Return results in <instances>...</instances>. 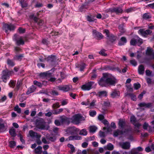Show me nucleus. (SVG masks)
<instances>
[{"label":"nucleus","mask_w":154,"mask_h":154,"mask_svg":"<svg viewBox=\"0 0 154 154\" xmlns=\"http://www.w3.org/2000/svg\"><path fill=\"white\" fill-rule=\"evenodd\" d=\"M43 6V2L42 0H39L37 2L34 7L35 8H39Z\"/></svg>","instance_id":"obj_24"},{"label":"nucleus","mask_w":154,"mask_h":154,"mask_svg":"<svg viewBox=\"0 0 154 154\" xmlns=\"http://www.w3.org/2000/svg\"><path fill=\"white\" fill-rule=\"evenodd\" d=\"M68 139L69 140H79L82 139L81 137L78 136H70L68 137Z\"/></svg>","instance_id":"obj_21"},{"label":"nucleus","mask_w":154,"mask_h":154,"mask_svg":"<svg viewBox=\"0 0 154 154\" xmlns=\"http://www.w3.org/2000/svg\"><path fill=\"white\" fill-rule=\"evenodd\" d=\"M144 68L142 64L140 65L138 68V73L140 75H143L144 72Z\"/></svg>","instance_id":"obj_22"},{"label":"nucleus","mask_w":154,"mask_h":154,"mask_svg":"<svg viewBox=\"0 0 154 154\" xmlns=\"http://www.w3.org/2000/svg\"><path fill=\"white\" fill-rule=\"evenodd\" d=\"M16 44L17 45H23L24 43V42L21 38L18 40H16Z\"/></svg>","instance_id":"obj_40"},{"label":"nucleus","mask_w":154,"mask_h":154,"mask_svg":"<svg viewBox=\"0 0 154 154\" xmlns=\"http://www.w3.org/2000/svg\"><path fill=\"white\" fill-rule=\"evenodd\" d=\"M119 29L121 33H123L125 32V30L124 28V24H120L119 26Z\"/></svg>","instance_id":"obj_37"},{"label":"nucleus","mask_w":154,"mask_h":154,"mask_svg":"<svg viewBox=\"0 0 154 154\" xmlns=\"http://www.w3.org/2000/svg\"><path fill=\"white\" fill-rule=\"evenodd\" d=\"M111 127L109 126V125H106V126L103 128V130H107V132H109L112 131V130L111 129Z\"/></svg>","instance_id":"obj_44"},{"label":"nucleus","mask_w":154,"mask_h":154,"mask_svg":"<svg viewBox=\"0 0 154 154\" xmlns=\"http://www.w3.org/2000/svg\"><path fill=\"white\" fill-rule=\"evenodd\" d=\"M86 19L89 22H92L94 21L95 19L94 18H92L91 16L88 15L86 17Z\"/></svg>","instance_id":"obj_45"},{"label":"nucleus","mask_w":154,"mask_h":154,"mask_svg":"<svg viewBox=\"0 0 154 154\" xmlns=\"http://www.w3.org/2000/svg\"><path fill=\"white\" fill-rule=\"evenodd\" d=\"M127 42V40L125 37H122L120 41L118 42V45L119 46H122L125 45Z\"/></svg>","instance_id":"obj_17"},{"label":"nucleus","mask_w":154,"mask_h":154,"mask_svg":"<svg viewBox=\"0 0 154 154\" xmlns=\"http://www.w3.org/2000/svg\"><path fill=\"white\" fill-rule=\"evenodd\" d=\"M105 50L104 49H102L99 51V53L102 56L106 57L107 56V54L105 53Z\"/></svg>","instance_id":"obj_56"},{"label":"nucleus","mask_w":154,"mask_h":154,"mask_svg":"<svg viewBox=\"0 0 154 154\" xmlns=\"http://www.w3.org/2000/svg\"><path fill=\"white\" fill-rule=\"evenodd\" d=\"M117 83V80L115 77H109V74L103 73V76L98 81V83L102 87L105 86L106 84L115 86Z\"/></svg>","instance_id":"obj_1"},{"label":"nucleus","mask_w":154,"mask_h":154,"mask_svg":"<svg viewBox=\"0 0 154 154\" xmlns=\"http://www.w3.org/2000/svg\"><path fill=\"white\" fill-rule=\"evenodd\" d=\"M125 121L123 120H119L118 123L119 128L120 129H123L125 126Z\"/></svg>","instance_id":"obj_20"},{"label":"nucleus","mask_w":154,"mask_h":154,"mask_svg":"<svg viewBox=\"0 0 154 154\" xmlns=\"http://www.w3.org/2000/svg\"><path fill=\"white\" fill-rule=\"evenodd\" d=\"M130 121L133 124V123H136L137 122L136 118L134 116H131L130 118Z\"/></svg>","instance_id":"obj_53"},{"label":"nucleus","mask_w":154,"mask_h":154,"mask_svg":"<svg viewBox=\"0 0 154 154\" xmlns=\"http://www.w3.org/2000/svg\"><path fill=\"white\" fill-rule=\"evenodd\" d=\"M142 17L144 20H147L151 18V16L149 13H145L143 15Z\"/></svg>","instance_id":"obj_30"},{"label":"nucleus","mask_w":154,"mask_h":154,"mask_svg":"<svg viewBox=\"0 0 154 154\" xmlns=\"http://www.w3.org/2000/svg\"><path fill=\"white\" fill-rule=\"evenodd\" d=\"M146 93V91H143L140 94L138 97V98H139L140 100H141L143 97V95L145 94Z\"/></svg>","instance_id":"obj_62"},{"label":"nucleus","mask_w":154,"mask_h":154,"mask_svg":"<svg viewBox=\"0 0 154 154\" xmlns=\"http://www.w3.org/2000/svg\"><path fill=\"white\" fill-rule=\"evenodd\" d=\"M16 28V26L10 23L9 24L7 23H4L2 27V29L5 31L6 33H8V31H14Z\"/></svg>","instance_id":"obj_2"},{"label":"nucleus","mask_w":154,"mask_h":154,"mask_svg":"<svg viewBox=\"0 0 154 154\" xmlns=\"http://www.w3.org/2000/svg\"><path fill=\"white\" fill-rule=\"evenodd\" d=\"M139 34L142 35L146 36L150 34L152 32V31L149 29L145 30L144 29H140L138 32Z\"/></svg>","instance_id":"obj_10"},{"label":"nucleus","mask_w":154,"mask_h":154,"mask_svg":"<svg viewBox=\"0 0 154 154\" xmlns=\"http://www.w3.org/2000/svg\"><path fill=\"white\" fill-rule=\"evenodd\" d=\"M92 34L94 38L98 40L103 39L104 37L101 33L97 31L95 29L93 30Z\"/></svg>","instance_id":"obj_9"},{"label":"nucleus","mask_w":154,"mask_h":154,"mask_svg":"<svg viewBox=\"0 0 154 154\" xmlns=\"http://www.w3.org/2000/svg\"><path fill=\"white\" fill-rule=\"evenodd\" d=\"M60 106L59 105V102H57L53 104L52 107L53 108H58L60 107Z\"/></svg>","instance_id":"obj_63"},{"label":"nucleus","mask_w":154,"mask_h":154,"mask_svg":"<svg viewBox=\"0 0 154 154\" xmlns=\"http://www.w3.org/2000/svg\"><path fill=\"white\" fill-rule=\"evenodd\" d=\"M119 145L122 149H129L131 146L130 143L128 142L120 143Z\"/></svg>","instance_id":"obj_11"},{"label":"nucleus","mask_w":154,"mask_h":154,"mask_svg":"<svg viewBox=\"0 0 154 154\" xmlns=\"http://www.w3.org/2000/svg\"><path fill=\"white\" fill-rule=\"evenodd\" d=\"M29 18L30 19L33 20L34 22L35 23H37L39 18L35 16L34 14H32L29 15Z\"/></svg>","instance_id":"obj_31"},{"label":"nucleus","mask_w":154,"mask_h":154,"mask_svg":"<svg viewBox=\"0 0 154 154\" xmlns=\"http://www.w3.org/2000/svg\"><path fill=\"white\" fill-rule=\"evenodd\" d=\"M48 72L49 71L41 72L39 73V76L40 78H45L48 77H50L51 76V73H48Z\"/></svg>","instance_id":"obj_16"},{"label":"nucleus","mask_w":154,"mask_h":154,"mask_svg":"<svg viewBox=\"0 0 154 154\" xmlns=\"http://www.w3.org/2000/svg\"><path fill=\"white\" fill-rule=\"evenodd\" d=\"M14 110L17 111L18 113H20L21 112V109L19 107L18 105H16L14 108Z\"/></svg>","instance_id":"obj_50"},{"label":"nucleus","mask_w":154,"mask_h":154,"mask_svg":"<svg viewBox=\"0 0 154 154\" xmlns=\"http://www.w3.org/2000/svg\"><path fill=\"white\" fill-rule=\"evenodd\" d=\"M7 63L9 66L11 67H13L15 65V63L13 60L9 58L7 60Z\"/></svg>","instance_id":"obj_28"},{"label":"nucleus","mask_w":154,"mask_h":154,"mask_svg":"<svg viewBox=\"0 0 154 154\" xmlns=\"http://www.w3.org/2000/svg\"><path fill=\"white\" fill-rule=\"evenodd\" d=\"M88 2H85L82 4L79 8L80 11L81 12H85L86 11L85 9H88Z\"/></svg>","instance_id":"obj_12"},{"label":"nucleus","mask_w":154,"mask_h":154,"mask_svg":"<svg viewBox=\"0 0 154 154\" xmlns=\"http://www.w3.org/2000/svg\"><path fill=\"white\" fill-rule=\"evenodd\" d=\"M37 23L38 27L40 28L42 26L44 23V21L42 20H40Z\"/></svg>","instance_id":"obj_57"},{"label":"nucleus","mask_w":154,"mask_h":154,"mask_svg":"<svg viewBox=\"0 0 154 154\" xmlns=\"http://www.w3.org/2000/svg\"><path fill=\"white\" fill-rule=\"evenodd\" d=\"M29 134L30 136L32 137H35V134H37V133L31 130L29 131Z\"/></svg>","instance_id":"obj_54"},{"label":"nucleus","mask_w":154,"mask_h":154,"mask_svg":"<svg viewBox=\"0 0 154 154\" xmlns=\"http://www.w3.org/2000/svg\"><path fill=\"white\" fill-rule=\"evenodd\" d=\"M84 120V117L79 114H77L73 116L71 119V122L75 125L79 124L81 121Z\"/></svg>","instance_id":"obj_3"},{"label":"nucleus","mask_w":154,"mask_h":154,"mask_svg":"<svg viewBox=\"0 0 154 154\" xmlns=\"http://www.w3.org/2000/svg\"><path fill=\"white\" fill-rule=\"evenodd\" d=\"M103 32L106 34L108 39L111 42L113 43L116 40L117 37L112 34H110L109 31L108 29H105Z\"/></svg>","instance_id":"obj_5"},{"label":"nucleus","mask_w":154,"mask_h":154,"mask_svg":"<svg viewBox=\"0 0 154 154\" xmlns=\"http://www.w3.org/2000/svg\"><path fill=\"white\" fill-rule=\"evenodd\" d=\"M42 43L45 45H48L50 44V42L48 41L47 39H43L42 40Z\"/></svg>","instance_id":"obj_48"},{"label":"nucleus","mask_w":154,"mask_h":154,"mask_svg":"<svg viewBox=\"0 0 154 154\" xmlns=\"http://www.w3.org/2000/svg\"><path fill=\"white\" fill-rule=\"evenodd\" d=\"M152 52L153 50L152 48L148 47L146 51V54L147 55H150L152 54Z\"/></svg>","instance_id":"obj_41"},{"label":"nucleus","mask_w":154,"mask_h":154,"mask_svg":"<svg viewBox=\"0 0 154 154\" xmlns=\"http://www.w3.org/2000/svg\"><path fill=\"white\" fill-rule=\"evenodd\" d=\"M9 146L11 148H14L16 145V142L14 141H11L9 142Z\"/></svg>","instance_id":"obj_43"},{"label":"nucleus","mask_w":154,"mask_h":154,"mask_svg":"<svg viewBox=\"0 0 154 154\" xmlns=\"http://www.w3.org/2000/svg\"><path fill=\"white\" fill-rule=\"evenodd\" d=\"M130 63L133 66H135L137 65V62L134 60H130Z\"/></svg>","instance_id":"obj_64"},{"label":"nucleus","mask_w":154,"mask_h":154,"mask_svg":"<svg viewBox=\"0 0 154 154\" xmlns=\"http://www.w3.org/2000/svg\"><path fill=\"white\" fill-rule=\"evenodd\" d=\"M33 84L34 85H36L39 88H41L42 86V83L36 80H35L33 82Z\"/></svg>","instance_id":"obj_46"},{"label":"nucleus","mask_w":154,"mask_h":154,"mask_svg":"<svg viewBox=\"0 0 154 154\" xmlns=\"http://www.w3.org/2000/svg\"><path fill=\"white\" fill-rule=\"evenodd\" d=\"M67 146L70 149L71 151V153H72L74 152L75 148L74 146L72 144H68L67 145Z\"/></svg>","instance_id":"obj_52"},{"label":"nucleus","mask_w":154,"mask_h":154,"mask_svg":"<svg viewBox=\"0 0 154 154\" xmlns=\"http://www.w3.org/2000/svg\"><path fill=\"white\" fill-rule=\"evenodd\" d=\"M86 64L84 63H82L80 64H78L76 66V68H79L81 71H83L85 68Z\"/></svg>","instance_id":"obj_23"},{"label":"nucleus","mask_w":154,"mask_h":154,"mask_svg":"<svg viewBox=\"0 0 154 154\" xmlns=\"http://www.w3.org/2000/svg\"><path fill=\"white\" fill-rule=\"evenodd\" d=\"M137 44L136 37L135 38H132L130 41V45H131L135 46Z\"/></svg>","instance_id":"obj_34"},{"label":"nucleus","mask_w":154,"mask_h":154,"mask_svg":"<svg viewBox=\"0 0 154 154\" xmlns=\"http://www.w3.org/2000/svg\"><path fill=\"white\" fill-rule=\"evenodd\" d=\"M94 83V82L90 81L84 85H82L81 87L82 90L84 91H89L92 88V86Z\"/></svg>","instance_id":"obj_7"},{"label":"nucleus","mask_w":154,"mask_h":154,"mask_svg":"<svg viewBox=\"0 0 154 154\" xmlns=\"http://www.w3.org/2000/svg\"><path fill=\"white\" fill-rule=\"evenodd\" d=\"M79 129L75 127H74L71 128L70 133L72 135L75 134H76L77 132L79 131Z\"/></svg>","instance_id":"obj_32"},{"label":"nucleus","mask_w":154,"mask_h":154,"mask_svg":"<svg viewBox=\"0 0 154 154\" xmlns=\"http://www.w3.org/2000/svg\"><path fill=\"white\" fill-rule=\"evenodd\" d=\"M96 112L95 110H90L89 111V114L91 117H94L96 115Z\"/></svg>","instance_id":"obj_51"},{"label":"nucleus","mask_w":154,"mask_h":154,"mask_svg":"<svg viewBox=\"0 0 154 154\" xmlns=\"http://www.w3.org/2000/svg\"><path fill=\"white\" fill-rule=\"evenodd\" d=\"M16 81L11 80L8 84L9 86L12 88H14L15 86Z\"/></svg>","instance_id":"obj_35"},{"label":"nucleus","mask_w":154,"mask_h":154,"mask_svg":"<svg viewBox=\"0 0 154 154\" xmlns=\"http://www.w3.org/2000/svg\"><path fill=\"white\" fill-rule=\"evenodd\" d=\"M107 92L106 91H102L97 93V95L100 97H105L107 96Z\"/></svg>","instance_id":"obj_26"},{"label":"nucleus","mask_w":154,"mask_h":154,"mask_svg":"<svg viewBox=\"0 0 154 154\" xmlns=\"http://www.w3.org/2000/svg\"><path fill=\"white\" fill-rule=\"evenodd\" d=\"M151 123L153 125V127L149 126V132H151L154 130V120L151 122Z\"/></svg>","instance_id":"obj_55"},{"label":"nucleus","mask_w":154,"mask_h":154,"mask_svg":"<svg viewBox=\"0 0 154 154\" xmlns=\"http://www.w3.org/2000/svg\"><path fill=\"white\" fill-rule=\"evenodd\" d=\"M19 32L20 33H24L25 32V29H23L21 27H19L18 29Z\"/></svg>","instance_id":"obj_59"},{"label":"nucleus","mask_w":154,"mask_h":154,"mask_svg":"<svg viewBox=\"0 0 154 154\" xmlns=\"http://www.w3.org/2000/svg\"><path fill=\"white\" fill-rule=\"evenodd\" d=\"M9 132L10 135L13 137H15L16 135L15 130L14 129H10Z\"/></svg>","instance_id":"obj_36"},{"label":"nucleus","mask_w":154,"mask_h":154,"mask_svg":"<svg viewBox=\"0 0 154 154\" xmlns=\"http://www.w3.org/2000/svg\"><path fill=\"white\" fill-rule=\"evenodd\" d=\"M24 57V54H21L19 55H15L13 58L14 60L19 61H21L23 57Z\"/></svg>","instance_id":"obj_27"},{"label":"nucleus","mask_w":154,"mask_h":154,"mask_svg":"<svg viewBox=\"0 0 154 154\" xmlns=\"http://www.w3.org/2000/svg\"><path fill=\"white\" fill-rule=\"evenodd\" d=\"M35 123L37 127L39 129H44L45 128V122L44 119L41 118H38L35 120Z\"/></svg>","instance_id":"obj_4"},{"label":"nucleus","mask_w":154,"mask_h":154,"mask_svg":"<svg viewBox=\"0 0 154 154\" xmlns=\"http://www.w3.org/2000/svg\"><path fill=\"white\" fill-rule=\"evenodd\" d=\"M128 95L131 97V99L133 101H136V97L135 95L133 94L129 93Z\"/></svg>","instance_id":"obj_47"},{"label":"nucleus","mask_w":154,"mask_h":154,"mask_svg":"<svg viewBox=\"0 0 154 154\" xmlns=\"http://www.w3.org/2000/svg\"><path fill=\"white\" fill-rule=\"evenodd\" d=\"M46 138L47 140H48L51 142H54L57 140V137L56 136H51V135H46Z\"/></svg>","instance_id":"obj_18"},{"label":"nucleus","mask_w":154,"mask_h":154,"mask_svg":"<svg viewBox=\"0 0 154 154\" xmlns=\"http://www.w3.org/2000/svg\"><path fill=\"white\" fill-rule=\"evenodd\" d=\"M57 87V89L59 90L63 91L65 92L68 91L70 89L69 87L66 85L64 86L61 85Z\"/></svg>","instance_id":"obj_19"},{"label":"nucleus","mask_w":154,"mask_h":154,"mask_svg":"<svg viewBox=\"0 0 154 154\" xmlns=\"http://www.w3.org/2000/svg\"><path fill=\"white\" fill-rule=\"evenodd\" d=\"M106 149L109 150H112L114 149V146L113 144L110 143H109L106 145Z\"/></svg>","instance_id":"obj_39"},{"label":"nucleus","mask_w":154,"mask_h":154,"mask_svg":"<svg viewBox=\"0 0 154 154\" xmlns=\"http://www.w3.org/2000/svg\"><path fill=\"white\" fill-rule=\"evenodd\" d=\"M110 95L112 98H114L119 95V91L115 90L112 91Z\"/></svg>","instance_id":"obj_25"},{"label":"nucleus","mask_w":154,"mask_h":154,"mask_svg":"<svg viewBox=\"0 0 154 154\" xmlns=\"http://www.w3.org/2000/svg\"><path fill=\"white\" fill-rule=\"evenodd\" d=\"M79 134L83 136H85L87 134V132L85 129H83L81 130L79 132Z\"/></svg>","instance_id":"obj_42"},{"label":"nucleus","mask_w":154,"mask_h":154,"mask_svg":"<svg viewBox=\"0 0 154 154\" xmlns=\"http://www.w3.org/2000/svg\"><path fill=\"white\" fill-rule=\"evenodd\" d=\"M56 60V56L53 55L49 56L46 58V60L48 62L52 63L55 62Z\"/></svg>","instance_id":"obj_13"},{"label":"nucleus","mask_w":154,"mask_h":154,"mask_svg":"<svg viewBox=\"0 0 154 154\" xmlns=\"http://www.w3.org/2000/svg\"><path fill=\"white\" fill-rule=\"evenodd\" d=\"M109 12L111 13H115L116 14H122L123 12V10L120 7L110 8L109 9Z\"/></svg>","instance_id":"obj_8"},{"label":"nucleus","mask_w":154,"mask_h":154,"mask_svg":"<svg viewBox=\"0 0 154 154\" xmlns=\"http://www.w3.org/2000/svg\"><path fill=\"white\" fill-rule=\"evenodd\" d=\"M2 75L1 76V78L4 82L6 83L7 80L10 78L11 72L8 70H4L2 71Z\"/></svg>","instance_id":"obj_6"},{"label":"nucleus","mask_w":154,"mask_h":154,"mask_svg":"<svg viewBox=\"0 0 154 154\" xmlns=\"http://www.w3.org/2000/svg\"><path fill=\"white\" fill-rule=\"evenodd\" d=\"M63 110L62 108H60L59 109L54 110L52 111V112L53 114L55 115H57L60 114Z\"/></svg>","instance_id":"obj_33"},{"label":"nucleus","mask_w":154,"mask_h":154,"mask_svg":"<svg viewBox=\"0 0 154 154\" xmlns=\"http://www.w3.org/2000/svg\"><path fill=\"white\" fill-rule=\"evenodd\" d=\"M20 85L21 83L20 82H18L16 84V87L14 89V90L17 91H18L20 88Z\"/></svg>","instance_id":"obj_61"},{"label":"nucleus","mask_w":154,"mask_h":154,"mask_svg":"<svg viewBox=\"0 0 154 154\" xmlns=\"http://www.w3.org/2000/svg\"><path fill=\"white\" fill-rule=\"evenodd\" d=\"M42 147L41 146H38L35 149V152L37 154H41L42 152Z\"/></svg>","instance_id":"obj_29"},{"label":"nucleus","mask_w":154,"mask_h":154,"mask_svg":"<svg viewBox=\"0 0 154 154\" xmlns=\"http://www.w3.org/2000/svg\"><path fill=\"white\" fill-rule=\"evenodd\" d=\"M97 128L94 126H90L89 127V131L90 132H95L97 129Z\"/></svg>","instance_id":"obj_38"},{"label":"nucleus","mask_w":154,"mask_h":154,"mask_svg":"<svg viewBox=\"0 0 154 154\" xmlns=\"http://www.w3.org/2000/svg\"><path fill=\"white\" fill-rule=\"evenodd\" d=\"M138 105L140 107H145L146 108H149L152 107V103H146L145 102H143L140 103Z\"/></svg>","instance_id":"obj_15"},{"label":"nucleus","mask_w":154,"mask_h":154,"mask_svg":"<svg viewBox=\"0 0 154 154\" xmlns=\"http://www.w3.org/2000/svg\"><path fill=\"white\" fill-rule=\"evenodd\" d=\"M36 89V87L34 85H32L28 89L26 94L27 95H29L31 93L34 92Z\"/></svg>","instance_id":"obj_14"},{"label":"nucleus","mask_w":154,"mask_h":154,"mask_svg":"<svg viewBox=\"0 0 154 154\" xmlns=\"http://www.w3.org/2000/svg\"><path fill=\"white\" fill-rule=\"evenodd\" d=\"M134 88L136 90H138L141 86L140 84L138 83H134Z\"/></svg>","instance_id":"obj_60"},{"label":"nucleus","mask_w":154,"mask_h":154,"mask_svg":"<svg viewBox=\"0 0 154 154\" xmlns=\"http://www.w3.org/2000/svg\"><path fill=\"white\" fill-rule=\"evenodd\" d=\"M14 50L15 51V53L17 54L19 52L22 51V50L19 47H16L14 48Z\"/></svg>","instance_id":"obj_58"},{"label":"nucleus","mask_w":154,"mask_h":154,"mask_svg":"<svg viewBox=\"0 0 154 154\" xmlns=\"http://www.w3.org/2000/svg\"><path fill=\"white\" fill-rule=\"evenodd\" d=\"M136 40L137 44H139L140 45H141L143 43V39L140 38L138 36H136Z\"/></svg>","instance_id":"obj_49"}]
</instances>
